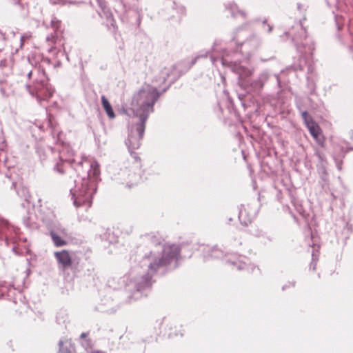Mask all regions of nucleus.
I'll list each match as a JSON object with an SVG mask.
<instances>
[{"instance_id":"1","label":"nucleus","mask_w":353,"mask_h":353,"mask_svg":"<svg viewBox=\"0 0 353 353\" xmlns=\"http://www.w3.org/2000/svg\"><path fill=\"white\" fill-rule=\"evenodd\" d=\"M49 58L42 54H32L28 61L19 63L14 68V75L23 81L28 92L37 101H48L55 90L49 83L45 65H50Z\"/></svg>"},{"instance_id":"2","label":"nucleus","mask_w":353,"mask_h":353,"mask_svg":"<svg viewBox=\"0 0 353 353\" xmlns=\"http://www.w3.org/2000/svg\"><path fill=\"white\" fill-rule=\"evenodd\" d=\"M73 168L79 177L75 180L74 188L70 190L72 199L77 207L90 206L97 185L100 181V165L93 159L82 157L80 161H73Z\"/></svg>"},{"instance_id":"3","label":"nucleus","mask_w":353,"mask_h":353,"mask_svg":"<svg viewBox=\"0 0 353 353\" xmlns=\"http://www.w3.org/2000/svg\"><path fill=\"white\" fill-rule=\"evenodd\" d=\"M160 95L157 88L145 84L133 95L130 110L134 116L139 118V120L143 121L145 117L146 121L149 113L154 111V105Z\"/></svg>"},{"instance_id":"4","label":"nucleus","mask_w":353,"mask_h":353,"mask_svg":"<svg viewBox=\"0 0 353 353\" xmlns=\"http://www.w3.org/2000/svg\"><path fill=\"white\" fill-rule=\"evenodd\" d=\"M181 248L179 245L172 244L164 245L161 256H155L150 252L144 256V260L148 261L149 270L157 272L161 268H167L173 265V268L179 266Z\"/></svg>"},{"instance_id":"5","label":"nucleus","mask_w":353,"mask_h":353,"mask_svg":"<svg viewBox=\"0 0 353 353\" xmlns=\"http://www.w3.org/2000/svg\"><path fill=\"white\" fill-rule=\"evenodd\" d=\"M6 142L0 139V150H1V154L3 157L1 171L4 172L6 176L12 182V187L17 191V193L20 194L21 188V192L25 196V193L28 191L22 187L23 178L18 167V163L14 157L8 156L6 151Z\"/></svg>"},{"instance_id":"6","label":"nucleus","mask_w":353,"mask_h":353,"mask_svg":"<svg viewBox=\"0 0 353 353\" xmlns=\"http://www.w3.org/2000/svg\"><path fill=\"white\" fill-rule=\"evenodd\" d=\"M287 34L292 35V39L301 55H309L308 46L310 44L315 48L314 43L307 38V30L301 24L293 26Z\"/></svg>"},{"instance_id":"7","label":"nucleus","mask_w":353,"mask_h":353,"mask_svg":"<svg viewBox=\"0 0 353 353\" xmlns=\"http://www.w3.org/2000/svg\"><path fill=\"white\" fill-rule=\"evenodd\" d=\"M82 254V251L77 250L71 253L68 250H62L54 252L55 259L60 268L63 270H72L74 272L79 271V254Z\"/></svg>"},{"instance_id":"8","label":"nucleus","mask_w":353,"mask_h":353,"mask_svg":"<svg viewBox=\"0 0 353 353\" xmlns=\"http://www.w3.org/2000/svg\"><path fill=\"white\" fill-rule=\"evenodd\" d=\"M45 125L50 129L51 134L54 140L55 144L61 146L66 145L65 134L61 130L59 123L52 114L47 112L46 122L39 125V128L44 130Z\"/></svg>"},{"instance_id":"9","label":"nucleus","mask_w":353,"mask_h":353,"mask_svg":"<svg viewBox=\"0 0 353 353\" xmlns=\"http://www.w3.org/2000/svg\"><path fill=\"white\" fill-rule=\"evenodd\" d=\"M145 117L143 121L139 120L137 123L132 126L131 131L125 141L129 151L134 150L140 147V141L143 137L145 129Z\"/></svg>"},{"instance_id":"10","label":"nucleus","mask_w":353,"mask_h":353,"mask_svg":"<svg viewBox=\"0 0 353 353\" xmlns=\"http://www.w3.org/2000/svg\"><path fill=\"white\" fill-rule=\"evenodd\" d=\"M227 263L239 271H244L248 277H258L261 274L260 269L250 263L249 259L244 257H235L227 260Z\"/></svg>"},{"instance_id":"11","label":"nucleus","mask_w":353,"mask_h":353,"mask_svg":"<svg viewBox=\"0 0 353 353\" xmlns=\"http://www.w3.org/2000/svg\"><path fill=\"white\" fill-rule=\"evenodd\" d=\"M50 28L53 32L47 37L46 41L50 45L54 44L63 47L64 46V28L61 21L55 17H52Z\"/></svg>"},{"instance_id":"12","label":"nucleus","mask_w":353,"mask_h":353,"mask_svg":"<svg viewBox=\"0 0 353 353\" xmlns=\"http://www.w3.org/2000/svg\"><path fill=\"white\" fill-rule=\"evenodd\" d=\"M157 272H152L148 269V272L141 276V277L137 278L134 280V292L132 295L129 296V302L131 303L132 300L138 299V296L134 297L137 294L142 293L143 291L150 289L153 283L152 276Z\"/></svg>"},{"instance_id":"13","label":"nucleus","mask_w":353,"mask_h":353,"mask_svg":"<svg viewBox=\"0 0 353 353\" xmlns=\"http://www.w3.org/2000/svg\"><path fill=\"white\" fill-rule=\"evenodd\" d=\"M309 55H301L299 56L298 62L294 63L293 67L295 70H304L307 69L308 73H311L313 71V52L315 48L312 45L308 46Z\"/></svg>"},{"instance_id":"14","label":"nucleus","mask_w":353,"mask_h":353,"mask_svg":"<svg viewBox=\"0 0 353 353\" xmlns=\"http://www.w3.org/2000/svg\"><path fill=\"white\" fill-rule=\"evenodd\" d=\"M170 72L171 70L170 68H164L160 71L159 74L154 80V82L157 83V86L155 88H157V90L161 94L165 92L170 85L174 82V79L168 81Z\"/></svg>"},{"instance_id":"15","label":"nucleus","mask_w":353,"mask_h":353,"mask_svg":"<svg viewBox=\"0 0 353 353\" xmlns=\"http://www.w3.org/2000/svg\"><path fill=\"white\" fill-rule=\"evenodd\" d=\"M285 191L291 199V203L295 208L297 212L305 220L307 221L310 216L309 213L304 209L302 204L296 197V190L294 188H285Z\"/></svg>"},{"instance_id":"16","label":"nucleus","mask_w":353,"mask_h":353,"mask_svg":"<svg viewBox=\"0 0 353 353\" xmlns=\"http://www.w3.org/2000/svg\"><path fill=\"white\" fill-rule=\"evenodd\" d=\"M256 216V211L250 205H242L239 213V219L243 225L250 224Z\"/></svg>"},{"instance_id":"17","label":"nucleus","mask_w":353,"mask_h":353,"mask_svg":"<svg viewBox=\"0 0 353 353\" xmlns=\"http://www.w3.org/2000/svg\"><path fill=\"white\" fill-rule=\"evenodd\" d=\"M48 151L50 154H54L56 156L54 158V164L53 165L54 171L61 175L67 174L70 170L69 163L66 160H63L59 154L54 153L52 149L48 148Z\"/></svg>"},{"instance_id":"18","label":"nucleus","mask_w":353,"mask_h":353,"mask_svg":"<svg viewBox=\"0 0 353 353\" xmlns=\"http://www.w3.org/2000/svg\"><path fill=\"white\" fill-rule=\"evenodd\" d=\"M225 8L230 13L231 17L234 19H240L246 21L248 19V12L239 8V6L234 1L225 4Z\"/></svg>"},{"instance_id":"19","label":"nucleus","mask_w":353,"mask_h":353,"mask_svg":"<svg viewBox=\"0 0 353 353\" xmlns=\"http://www.w3.org/2000/svg\"><path fill=\"white\" fill-rule=\"evenodd\" d=\"M351 150H353V148L347 145H343L337 144L334 146L333 158L339 169H341L343 159L345 158L346 154Z\"/></svg>"},{"instance_id":"20","label":"nucleus","mask_w":353,"mask_h":353,"mask_svg":"<svg viewBox=\"0 0 353 353\" xmlns=\"http://www.w3.org/2000/svg\"><path fill=\"white\" fill-rule=\"evenodd\" d=\"M169 15V19L179 23L183 17L186 15L185 8L174 2V6L170 10Z\"/></svg>"},{"instance_id":"21","label":"nucleus","mask_w":353,"mask_h":353,"mask_svg":"<svg viewBox=\"0 0 353 353\" xmlns=\"http://www.w3.org/2000/svg\"><path fill=\"white\" fill-rule=\"evenodd\" d=\"M99 15L101 18L106 19V26L108 29L112 32L116 33L118 30V26L111 11L109 9L103 8L102 12H99Z\"/></svg>"},{"instance_id":"22","label":"nucleus","mask_w":353,"mask_h":353,"mask_svg":"<svg viewBox=\"0 0 353 353\" xmlns=\"http://www.w3.org/2000/svg\"><path fill=\"white\" fill-rule=\"evenodd\" d=\"M13 230V227L8 221L0 218V239L4 238L7 245H9V236Z\"/></svg>"},{"instance_id":"23","label":"nucleus","mask_w":353,"mask_h":353,"mask_svg":"<svg viewBox=\"0 0 353 353\" xmlns=\"http://www.w3.org/2000/svg\"><path fill=\"white\" fill-rule=\"evenodd\" d=\"M141 176L140 174L130 171L123 183L130 189L137 186L141 183Z\"/></svg>"},{"instance_id":"24","label":"nucleus","mask_w":353,"mask_h":353,"mask_svg":"<svg viewBox=\"0 0 353 353\" xmlns=\"http://www.w3.org/2000/svg\"><path fill=\"white\" fill-rule=\"evenodd\" d=\"M12 54V52H10L8 55H5V57L0 58V68L3 70L5 68H11L14 74V68L17 64L22 63V61L14 64Z\"/></svg>"},{"instance_id":"25","label":"nucleus","mask_w":353,"mask_h":353,"mask_svg":"<svg viewBox=\"0 0 353 353\" xmlns=\"http://www.w3.org/2000/svg\"><path fill=\"white\" fill-rule=\"evenodd\" d=\"M48 52L53 53L55 55L56 59L52 61V60L49 59L50 61V65H45V67H50L51 65H53L54 68L60 67L61 65V61L59 59V57H64V52L61 50H58L57 46H52L49 48Z\"/></svg>"},{"instance_id":"26","label":"nucleus","mask_w":353,"mask_h":353,"mask_svg":"<svg viewBox=\"0 0 353 353\" xmlns=\"http://www.w3.org/2000/svg\"><path fill=\"white\" fill-rule=\"evenodd\" d=\"M59 353H76L74 345L68 340H60L59 342Z\"/></svg>"},{"instance_id":"27","label":"nucleus","mask_w":353,"mask_h":353,"mask_svg":"<svg viewBox=\"0 0 353 353\" xmlns=\"http://www.w3.org/2000/svg\"><path fill=\"white\" fill-rule=\"evenodd\" d=\"M101 103H102L103 108L105 110L108 118L110 119H114L116 115L112 109V107L110 103L109 102V101L108 100V99L104 95L101 96Z\"/></svg>"},{"instance_id":"28","label":"nucleus","mask_w":353,"mask_h":353,"mask_svg":"<svg viewBox=\"0 0 353 353\" xmlns=\"http://www.w3.org/2000/svg\"><path fill=\"white\" fill-rule=\"evenodd\" d=\"M11 52L7 46V40L5 36L0 32V58L8 55Z\"/></svg>"},{"instance_id":"29","label":"nucleus","mask_w":353,"mask_h":353,"mask_svg":"<svg viewBox=\"0 0 353 353\" xmlns=\"http://www.w3.org/2000/svg\"><path fill=\"white\" fill-rule=\"evenodd\" d=\"M266 80L267 79L265 76H261L257 79L252 81L250 83V87L252 88V90L254 91L261 90Z\"/></svg>"},{"instance_id":"30","label":"nucleus","mask_w":353,"mask_h":353,"mask_svg":"<svg viewBox=\"0 0 353 353\" xmlns=\"http://www.w3.org/2000/svg\"><path fill=\"white\" fill-rule=\"evenodd\" d=\"M50 236L51 239L57 247H61L66 245L68 244V241L63 239L58 234H57L55 232H50Z\"/></svg>"},{"instance_id":"31","label":"nucleus","mask_w":353,"mask_h":353,"mask_svg":"<svg viewBox=\"0 0 353 353\" xmlns=\"http://www.w3.org/2000/svg\"><path fill=\"white\" fill-rule=\"evenodd\" d=\"M128 17L131 19L134 18L135 19V22L130 21L132 25H134L136 27H139L140 26L141 21V17L139 12L132 10L128 13Z\"/></svg>"},{"instance_id":"32","label":"nucleus","mask_w":353,"mask_h":353,"mask_svg":"<svg viewBox=\"0 0 353 353\" xmlns=\"http://www.w3.org/2000/svg\"><path fill=\"white\" fill-rule=\"evenodd\" d=\"M301 117L306 127L315 123L312 117L306 111H301Z\"/></svg>"},{"instance_id":"33","label":"nucleus","mask_w":353,"mask_h":353,"mask_svg":"<svg viewBox=\"0 0 353 353\" xmlns=\"http://www.w3.org/2000/svg\"><path fill=\"white\" fill-rule=\"evenodd\" d=\"M13 252L18 255L21 256L23 255L25 252H29V250L26 248L25 246H20L19 245H14L12 248Z\"/></svg>"},{"instance_id":"34","label":"nucleus","mask_w":353,"mask_h":353,"mask_svg":"<svg viewBox=\"0 0 353 353\" xmlns=\"http://www.w3.org/2000/svg\"><path fill=\"white\" fill-rule=\"evenodd\" d=\"M312 137L314 139L315 141L320 147H321L322 148H325V137H324L322 132H320L317 135H314Z\"/></svg>"},{"instance_id":"35","label":"nucleus","mask_w":353,"mask_h":353,"mask_svg":"<svg viewBox=\"0 0 353 353\" xmlns=\"http://www.w3.org/2000/svg\"><path fill=\"white\" fill-rule=\"evenodd\" d=\"M307 128L312 137L314 135H317L320 132H322V130L316 122L312 125L307 126Z\"/></svg>"},{"instance_id":"36","label":"nucleus","mask_w":353,"mask_h":353,"mask_svg":"<svg viewBox=\"0 0 353 353\" xmlns=\"http://www.w3.org/2000/svg\"><path fill=\"white\" fill-rule=\"evenodd\" d=\"M12 290L10 285L6 283H1L0 284V298L4 297L5 296L8 295L9 291Z\"/></svg>"},{"instance_id":"37","label":"nucleus","mask_w":353,"mask_h":353,"mask_svg":"<svg viewBox=\"0 0 353 353\" xmlns=\"http://www.w3.org/2000/svg\"><path fill=\"white\" fill-rule=\"evenodd\" d=\"M314 154L318 157L319 160L321 162L326 161V157H325V154L322 151H321L319 149H318V148L315 149Z\"/></svg>"},{"instance_id":"38","label":"nucleus","mask_w":353,"mask_h":353,"mask_svg":"<svg viewBox=\"0 0 353 353\" xmlns=\"http://www.w3.org/2000/svg\"><path fill=\"white\" fill-rule=\"evenodd\" d=\"M31 37H32V34L30 32L23 34L21 37V39H20V47L22 48V46H23L24 43L26 41L29 40Z\"/></svg>"},{"instance_id":"39","label":"nucleus","mask_w":353,"mask_h":353,"mask_svg":"<svg viewBox=\"0 0 353 353\" xmlns=\"http://www.w3.org/2000/svg\"><path fill=\"white\" fill-rule=\"evenodd\" d=\"M37 152L40 155L41 160L44 161V160H46L47 159L48 157L46 154V153H44V152L42 153L43 152V149L42 148H37Z\"/></svg>"},{"instance_id":"40","label":"nucleus","mask_w":353,"mask_h":353,"mask_svg":"<svg viewBox=\"0 0 353 353\" xmlns=\"http://www.w3.org/2000/svg\"><path fill=\"white\" fill-rule=\"evenodd\" d=\"M53 216V211L50 209L48 210L46 214L42 218L43 220L49 219Z\"/></svg>"},{"instance_id":"41","label":"nucleus","mask_w":353,"mask_h":353,"mask_svg":"<svg viewBox=\"0 0 353 353\" xmlns=\"http://www.w3.org/2000/svg\"><path fill=\"white\" fill-rule=\"evenodd\" d=\"M312 248H313V252H312V259L313 261L314 260V258L315 257H317L318 255H316L315 253H314V251L316 250V251H318V250L319 249V245H316V244H313L312 245Z\"/></svg>"},{"instance_id":"42","label":"nucleus","mask_w":353,"mask_h":353,"mask_svg":"<svg viewBox=\"0 0 353 353\" xmlns=\"http://www.w3.org/2000/svg\"><path fill=\"white\" fill-rule=\"evenodd\" d=\"M130 154H131L132 157L135 159L136 161H141V159L138 156L137 153L134 152V150H132V151H130Z\"/></svg>"},{"instance_id":"43","label":"nucleus","mask_w":353,"mask_h":353,"mask_svg":"<svg viewBox=\"0 0 353 353\" xmlns=\"http://www.w3.org/2000/svg\"><path fill=\"white\" fill-rule=\"evenodd\" d=\"M276 197H277V199L279 200V202H282V200H283V196H282V192L281 190H278V192H277V194H276Z\"/></svg>"},{"instance_id":"44","label":"nucleus","mask_w":353,"mask_h":353,"mask_svg":"<svg viewBox=\"0 0 353 353\" xmlns=\"http://www.w3.org/2000/svg\"><path fill=\"white\" fill-rule=\"evenodd\" d=\"M198 59H199V57H194L190 63V67L193 66L197 61Z\"/></svg>"},{"instance_id":"45","label":"nucleus","mask_w":353,"mask_h":353,"mask_svg":"<svg viewBox=\"0 0 353 353\" xmlns=\"http://www.w3.org/2000/svg\"><path fill=\"white\" fill-rule=\"evenodd\" d=\"M345 229H347V230L349 232H352V225H350L349 223H346Z\"/></svg>"},{"instance_id":"46","label":"nucleus","mask_w":353,"mask_h":353,"mask_svg":"<svg viewBox=\"0 0 353 353\" xmlns=\"http://www.w3.org/2000/svg\"><path fill=\"white\" fill-rule=\"evenodd\" d=\"M251 41H252L251 40H246L245 41L241 43L240 45H241V46H250Z\"/></svg>"},{"instance_id":"47","label":"nucleus","mask_w":353,"mask_h":353,"mask_svg":"<svg viewBox=\"0 0 353 353\" xmlns=\"http://www.w3.org/2000/svg\"><path fill=\"white\" fill-rule=\"evenodd\" d=\"M89 353H105V352L103 351H101V350H91L90 351L88 352Z\"/></svg>"},{"instance_id":"48","label":"nucleus","mask_w":353,"mask_h":353,"mask_svg":"<svg viewBox=\"0 0 353 353\" xmlns=\"http://www.w3.org/2000/svg\"><path fill=\"white\" fill-rule=\"evenodd\" d=\"M88 334H89L88 332H83V333H81L80 338H81V339L85 338L88 336Z\"/></svg>"},{"instance_id":"49","label":"nucleus","mask_w":353,"mask_h":353,"mask_svg":"<svg viewBox=\"0 0 353 353\" xmlns=\"http://www.w3.org/2000/svg\"><path fill=\"white\" fill-rule=\"evenodd\" d=\"M91 250L89 248H87L85 251L84 252V254H86L87 253H90Z\"/></svg>"},{"instance_id":"50","label":"nucleus","mask_w":353,"mask_h":353,"mask_svg":"<svg viewBox=\"0 0 353 353\" xmlns=\"http://www.w3.org/2000/svg\"><path fill=\"white\" fill-rule=\"evenodd\" d=\"M123 112H124L125 114H128V115H130V113H128V110H126V109H123Z\"/></svg>"},{"instance_id":"51","label":"nucleus","mask_w":353,"mask_h":353,"mask_svg":"<svg viewBox=\"0 0 353 353\" xmlns=\"http://www.w3.org/2000/svg\"><path fill=\"white\" fill-rule=\"evenodd\" d=\"M40 212L44 213L43 208H42V206L40 207Z\"/></svg>"},{"instance_id":"52","label":"nucleus","mask_w":353,"mask_h":353,"mask_svg":"<svg viewBox=\"0 0 353 353\" xmlns=\"http://www.w3.org/2000/svg\"><path fill=\"white\" fill-rule=\"evenodd\" d=\"M315 268H316V263H315L314 264V265H313V268H312L313 270H315Z\"/></svg>"},{"instance_id":"53","label":"nucleus","mask_w":353,"mask_h":353,"mask_svg":"<svg viewBox=\"0 0 353 353\" xmlns=\"http://www.w3.org/2000/svg\"><path fill=\"white\" fill-rule=\"evenodd\" d=\"M14 1H17V2L19 1V0H14Z\"/></svg>"}]
</instances>
